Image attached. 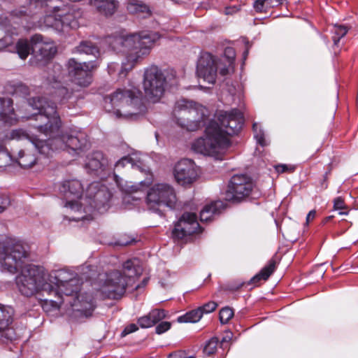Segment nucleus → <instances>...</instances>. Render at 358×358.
Here are the masks:
<instances>
[{"instance_id":"1","label":"nucleus","mask_w":358,"mask_h":358,"mask_svg":"<svg viewBox=\"0 0 358 358\" xmlns=\"http://www.w3.org/2000/svg\"><path fill=\"white\" fill-rule=\"evenodd\" d=\"M173 115L177 124L187 131H196L205 126L204 135L192 142V149L220 160L231 146L229 136L238 134L244 122L242 113L236 108L217 111L216 120H210L206 108L185 99L176 102Z\"/></svg>"},{"instance_id":"2","label":"nucleus","mask_w":358,"mask_h":358,"mask_svg":"<svg viewBox=\"0 0 358 358\" xmlns=\"http://www.w3.org/2000/svg\"><path fill=\"white\" fill-rule=\"evenodd\" d=\"M23 110L19 109L22 118L34 119L40 123L35 124L40 135L46 139L31 135L26 130L17 129L12 130L8 138L11 140H27L34 146L38 152L45 157H50L58 150L69 148L74 152L82 150L87 146L86 135L81 131H73L70 133L60 131L62 125L59 115L57 112L55 103L46 97L36 96L29 99L24 103Z\"/></svg>"},{"instance_id":"3","label":"nucleus","mask_w":358,"mask_h":358,"mask_svg":"<svg viewBox=\"0 0 358 358\" xmlns=\"http://www.w3.org/2000/svg\"><path fill=\"white\" fill-rule=\"evenodd\" d=\"M94 266L89 264L82 265L78 272L67 268L52 271L48 280L55 284L48 287V294L57 299H45L43 308L48 311V302L50 301L53 309L57 310L62 304L69 306L73 313L88 317L94 309L93 297L91 294L81 292L82 280H91L95 275Z\"/></svg>"},{"instance_id":"4","label":"nucleus","mask_w":358,"mask_h":358,"mask_svg":"<svg viewBox=\"0 0 358 358\" xmlns=\"http://www.w3.org/2000/svg\"><path fill=\"white\" fill-rule=\"evenodd\" d=\"M28 257L27 245L15 238L6 237L0 251V264L3 270L15 273L21 270L16 276L15 282L20 292L26 296L34 295L40 290H48L45 269L39 266L27 264L23 266Z\"/></svg>"},{"instance_id":"5","label":"nucleus","mask_w":358,"mask_h":358,"mask_svg":"<svg viewBox=\"0 0 358 358\" xmlns=\"http://www.w3.org/2000/svg\"><path fill=\"white\" fill-rule=\"evenodd\" d=\"M159 38L158 33L145 31L133 34L120 33L106 37L104 42L113 51L122 52L124 55V61L121 66L116 63L108 66V73L111 74L118 69L119 77H125L128 72L150 55L155 43Z\"/></svg>"},{"instance_id":"6","label":"nucleus","mask_w":358,"mask_h":358,"mask_svg":"<svg viewBox=\"0 0 358 358\" xmlns=\"http://www.w3.org/2000/svg\"><path fill=\"white\" fill-rule=\"evenodd\" d=\"M59 191L68 199L73 196L78 200L67 201L65 207L69 208L72 211L80 215L73 217L74 220L91 219V213L94 210L102 213L108 208V201L111 194L105 186L100 185L99 182H92L87 189L85 197L81 196L83 187L78 180H64L59 187Z\"/></svg>"},{"instance_id":"7","label":"nucleus","mask_w":358,"mask_h":358,"mask_svg":"<svg viewBox=\"0 0 358 358\" xmlns=\"http://www.w3.org/2000/svg\"><path fill=\"white\" fill-rule=\"evenodd\" d=\"M142 271L138 259H128L122 264V270L110 269L99 273L97 289L103 298L119 299Z\"/></svg>"},{"instance_id":"8","label":"nucleus","mask_w":358,"mask_h":358,"mask_svg":"<svg viewBox=\"0 0 358 358\" xmlns=\"http://www.w3.org/2000/svg\"><path fill=\"white\" fill-rule=\"evenodd\" d=\"M142 92L134 86L118 88L104 97V108L117 117L136 119L145 111Z\"/></svg>"},{"instance_id":"9","label":"nucleus","mask_w":358,"mask_h":358,"mask_svg":"<svg viewBox=\"0 0 358 358\" xmlns=\"http://www.w3.org/2000/svg\"><path fill=\"white\" fill-rule=\"evenodd\" d=\"M80 16V12L73 6H57L51 13L42 19L41 26L50 28L57 33H63L77 28Z\"/></svg>"},{"instance_id":"10","label":"nucleus","mask_w":358,"mask_h":358,"mask_svg":"<svg viewBox=\"0 0 358 358\" xmlns=\"http://www.w3.org/2000/svg\"><path fill=\"white\" fill-rule=\"evenodd\" d=\"M145 201L150 210L162 216L163 213L160 208L164 206L171 210L175 209L178 199L176 191L171 185L159 182L153 185L148 190Z\"/></svg>"},{"instance_id":"11","label":"nucleus","mask_w":358,"mask_h":358,"mask_svg":"<svg viewBox=\"0 0 358 358\" xmlns=\"http://www.w3.org/2000/svg\"><path fill=\"white\" fill-rule=\"evenodd\" d=\"M144 159L141 158H134L130 156H125L119 159L115 164V171H120L121 169L126 166H130L131 169L140 171L141 173H144L147 177L145 180H141L138 184L133 185L131 182H127L125 187H123L118 180L117 176L114 173L115 181L120 188L128 192L133 193L139 191L142 187L150 185L153 180L152 173L150 172L148 166L144 164Z\"/></svg>"},{"instance_id":"12","label":"nucleus","mask_w":358,"mask_h":358,"mask_svg":"<svg viewBox=\"0 0 358 358\" xmlns=\"http://www.w3.org/2000/svg\"><path fill=\"white\" fill-rule=\"evenodd\" d=\"M143 86L146 96L153 102L158 101L164 95L166 86L162 70L155 65L145 69Z\"/></svg>"},{"instance_id":"13","label":"nucleus","mask_w":358,"mask_h":358,"mask_svg":"<svg viewBox=\"0 0 358 358\" xmlns=\"http://www.w3.org/2000/svg\"><path fill=\"white\" fill-rule=\"evenodd\" d=\"M96 61L78 62L74 58L68 60L66 67L71 81L80 87H88L92 81V71L96 69Z\"/></svg>"},{"instance_id":"14","label":"nucleus","mask_w":358,"mask_h":358,"mask_svg":"<svg viewBox=\"0 0 358 358\" xmlns=\"http://www.w3.org/2000/svg\"><path fill=\"white\" fill-rule=\"evenodd\" d=\"M33 56L29 62L32 66L44 65L57 52V48L51 41H45L41 34H35L31 38Z\"/></svg>"},{"instance_id":"15","label":"nucleus","mask_w":358,"mask_h":358,"mask_svg":"<svg viewBox=\"0 0 358 358\" xmlns=\"http://www.w3.org/2000/svg\"><path fill=\"white\" fill-rule=\"evenodd\" d=\"M252 188L253 182L250 177L244 174L234 175L228 185L225 199L239 202L250 194Z\"/></svg>"},{"instance_id":"16","label":"nucleus","mask_w":358,"mask_h":358,"mask_svg":"<svg viewBox=\"0 0 358 358\" xmlns=\"http://www.w3.org/2000/svg\"><path fill=\"white\" fill-rule=\"evenodd\" d=\"M221 64L214 56L208 52L201 55L196 65V74L209 84H214L216 80L217 70Z\"/></svg>"},{"instance_id":"17","label":"nucleus","mask_w":358,"mask_h":358,"mask_svg":"<svg viewBox=\"0 0 358 358\" xmlns=\"http://www.w3.org/2000/svg\"><path fill=\"white\" fill-rule=\"evenodd\" d=\"M201 227L197 221L196 214L185 213L179 220L175 224L172 231L173 238L182 240L194 233L199 232Z\"/></svg>"},{"instance_id":"18","label":"nucleus","mask_w":358,"mask_h":358,"mask_svg":"<svg viewBox=\"0 0 358 358\" xmlns=\"http://www.w3.org/2000/svg\"><path fill=\"white\" fill-rule=\"evenodd\" d=\"M174 176L177 182L182 185L192 184L197 178L194 162L189 159L179 161L174 168Z\"/></svg>"},{"instance_id":"19","label":"nucleus","mask_w":358,"mask_h":358,"mask_svg":"<svg viewBox=\"0 0 358 358\" xmlns=\"http://www.w3.org/2000/svg\"><path fill=\"white\" fill-rule=\"evenodd\" d=\"M48 0H26L29 6L26 9L15 10L10 13V17L13 23L23 24L22 19L25 20L28 16L34 17L38 13V10H41L45 6ZM24 8V6H23Z\"/></svg>"},{"instance_id":"20","label":"nucleus","mask_w":358,"mask_h":358,"mask_svg":"<svg viewBox=\"0 0 358 358\" xmlns=\"http://www.w3.org/2000/svg\"><path fill=\"white\" fill-rule=\"evenodd\" d=\"M13 100L10 98H0V124H13L18 120L15 113Z\"/></svg>"},{"instance_id":"21","label":"nucleus","mask_w":358,"mask_h":358,"mask_svg":"<svg viewBox=\"0 0 358 358\" xmlns=\"http://www.w3.org/2000/svg\"><path fill=\"white\" fill-rule=\"evenodd\" d=\"M0 29L4 30L5 36L0 39V51L14 43L13 35H17L15 28L10 25V20L7 16H0Z\"/></svg>"},{"instance_id":"22","label":"nucleus","mask_w":358,"mask_h":358,"mask_svg":"<svg viewBox=\"0 0 358 358\" xmlns=\"http://www.w3.org/2000/svg\"><path fill=\"white\" fill-rule=\"evenodd\" d=\"M13 308L0 303V334L6 333V336L10 340L13 339L10 335L13 331L8 328V326L13 321Z\"/></svg>"},{"instance_id":"23","label":"nucleus","mask_w":358,"mask_h":358,"mask_svg":"<svg viewBox=\"0 0 358 358\" xmlns=\"http://www.w3.org/2000/svg\"><path fill=\"white\" fill-rule=\"evenodd\" d=\"M108 166V160L100 151L93 152L87 157L85 167L91 171L104 170Z\"/></svg>"},{"instance_id":"24","label":"nucleus","mask_w":358,"mask_h":358,"mask_svg":"<svg viewBox=\"0 0 358 358\" xmlns=\"http://www.w3.org/2000/svg\"><path fill=\"white\" fill-rule=\"evenodd\" d=\"M166 313L162 309H154L148 315L140 317L138 324L141 328H150L165 318Z\"/></svg>"},{"instance_id":"25","label":"nucleus","mask_w":358,"mask_h":358,"mask_svg":"<svg viewBox=\"0 0 358 358\" xmlns=\"http://www.w3.org/2000/svg\"><path fill=\"white\" fill-rule=\"evenodd\" d=\"M90 3L98 13L105 16L113 15L118 6L115 0H90Z\"/></svg>"},{"instance_id":"26","label":"nucleus","mask_w":358,"mask_h":358,"mask_svg":"<svg viewBox=\"0 0 358 358\" xmlns=\"http://www.w3.org/2000/svg\"><path fill=\"white\" fill-rule=\"evenodd\" d=\"M225 207L222 201H216L210 204L206 205L200 213V220L202 222H208L212 220L213 217L221 213Z\"/></svg>"},{"instance_id":"27","label":"nucleus","mask_w":358,"mask_h":358,"mask_svg":"<svg viewBox=\"0 0 358 358\" xmlns=\"http://www.w3.org/2000/svg\"><path fill=\"white\" fill-rule=\"evenodd\" d=\"M236 57L235 50L231 47H227L224 49V56L218 62L220 64H223L222 68L220 69V73L222 76L227 75L229 69L232 68Z\"/></svg>"},{"instance_id":"28","label":"nucleus","mask_w":358,"mask_h":358,"mask_svg":"<svg viewBox=\"0 0 358 358\" xmlns=\"http://www.w3.org/2000/svg\"><path fill=\"white\" fill-rule=\"evenodd\" d=\"M276 262L273 259H271L268 264L262 268V269L253 276L248 284L257 285L261 280H266L270 275L275 271Z\"/></svg>"},{"instance_id":"29","label":"nucleus","mask_w":358,"mask_h":358,"mask_svg":"<svg viewBox=\"0 0 358 358\" xmlns=\"http://www.w3.org/2000/svg\"><path fill=\"white\" fill-rule=\"evenodd\" d=\"M127 10L130 13L138 15L143 18L150 16L151 13L149 7L139 0H129Z\"/></svg>"},{"instance_id":"30","label":"nucleus","mask_w":358,"mask_h":358,"mask_svg":"<svg viewBox=\"0 0 358 358\" xmlns=\"http://www.w3.org/2000/svg\"><path fill=\"white\" fill-rule=\"evenodd\" d=\"M38 159L28 150H22L18 152L15 161L22 168L27 169L34 166Z\"/></svg>"},{"instance_id":"31","label":"nucleus","mask_w":358,"mask_h":358,"mask_svg":"<svg viewBox=\"0 0 358 358\" xmlns=\"http://www.w3.org/2000/svg\"><path fill=\"white\" fill-rule=\"evenodd\" d=\"M15 48L20 58L23 60L26 59L31 52L33 53L32 44L31 41H29L27 39H19Z\"/></svg>"},{"instance_id":"32","label":"nucleus","mask_w":358,"mask_h":358,"mask_svg":"<svg viewBox=\"0 0 358 358\" xmlns=\"http://www.w3.org/2000/svg\"><path fill=\"white\" fill-rule=\"evenodd\" d=\"M75 52L80 54L92 55L94 57H98L100 55L99 48L91 41H82L78 46L75 48Z\"/></svg>"},{"instance_id":"33","label":"nucleus","mask_w":358,"mask_h":358,"mask_svg":"<svg viewBox=\"0 0 358 358\" xmlns=\"http://www.w3.org/2000/svg\"><path fill=\"white\" fill-rule=\"evenodd\" d=\"M55 91L52 94V99L55 101H59L63 103L65 100L71 98L72 92H70L68 88L62 85H57L54 87Z\"/></svg>"},{"instance_id":"34","label":"nucleus","mask_w":358,"mask_h":358,"mask_svg":"<svg viewBox=\"0 0 358 358\" xmlns=\"http://www.w3.org/2000/svg\"><path fill=\"white\" fill-rule=\"evenodd\" d=\"M348 29L345 25L335 24L333 27L331 31L333 34L332 40L334 42V47L339 46V43H340L341 39L346 35V34L348 33Z\"/></svg>"},{"instance_id":"35","label":"nucleus","mask_w":358,"mask_h":358,"mask_svg":"<svg viewBox=\"0 0 358 358\" xmlns=\"http://www.w3.org/2000/svg\"><path fill=\"white\" fill-rule=\"evenodd\" d=\"M203 315L201 310L198 308L196 310L188 312L185 315L178 317V321L179 322H196Z\"/></svg>"},{"instance_id":"36","label":"nucleus","mask_w":358,"mask_h":358,"mask_svg":"<svg viewBox=\"0 0 358 358\" xmlns=\"http://www.w3.org/2000/svg\"><path fill=\"white\" fill-rule=\"evenodd\" d=\"M254 137L256 139L258 144L261 146L264 147L268 144V142L265 138V134L262 129V127L258 123H254L252 125Z\"/></svg>"},{"instance_id":"37","label":"nucleus","mask_w":358,"mask_h":358,"mask_svg":"<svg viewBox=\"0 0 358 358\" xmlns=\"http://www.w3.org/2000/svg\"><path fill=\"white\" fill-rule=\"evenodd\" d=\"M13 161V157L4 148L2 141H0V168L7 166Z\"/></svg>"},{"instance_id":"38","label":"nucleus","mask_w":358,"mask_h":358,"mask_svg":"<svg viewBox=\"0 0 358 358\" xmlns=\"http://www.w3.org/2000/svg\"><path fill=\"white\" fill-rule=\"evenodd\" d=\"M233 316L234 311L229 307L223 308L220 311V320L222 324L227 323Z\"/></svg>"},{"instance_id":"39","label":"nucleus","mask_w":358,"mask_h":358,"mask_svg":"<svg viewBox=\"0 0 358 358\" xmlns=\"http://www.w3.org/2000/svg\"><path fill=\"white\" fill-rule=\"evenodd\" d=\"M218 341L216 338H212L206 344L203 351L207 355L214 354L217 350Z\"/></svg>"},{"instance_id":"40","label":"nucleus","mask_w":358,"mask_h":358,"mask_svg":"<svg viewBox=\"0 0 358 358\" xmlns=\"http://www.w3.org/2000/svg\"><path fill=\"white\" fill-rule=\"evenodd\" d=\"M217 306V304L215 302L209 301L199 308L201 310L202 315H203L204 313L208 314L212 313L216 309Z\"/></svg>"},{"instance_id":"41","label":"nucleus","mask_w":358,"mask_h":358,"mask_svg":"<svg viewBox=\"0 0 358 358\" xmlns=\"http://www.w3.org/2000/svg\"><path fill=\"white\" fill-rule=\"evenodd\" d=\"M10 204V199L5 194L0 195V213H3Z\"/></svg>"},{"instance_id":"42","label":"nucleus","mask_w":358,"mask_h":358,"mask_svg":"<svg viewBox=\"0 0 358 358\" xmlns=\"http://www.w3.org/2000/svg\"><path fill=\"white\" fill-rule=\"evenodd\" d=\"M171 323L169 322H162L155 327V332L157 334H162L171 328Z\"/></svg>"},{"instance_id":"43","label":"nucleus","mask_w":358,"mask_h":358,"mask_svg":"<svg viewBox=\"0 0 358 358\" xmlns=\"http://www.w3.org/2000/svg\"><path fill=\"white\" fill-rule=\"evenodd\" d=\"M275 168L276 171L279 173H285V172L291 173V172H293L295 169L294 166L287 165V164H279V165L275 166Z\"/></svg>"},{"instance_id":"44","label":"nucleus","mask_w":358,"mask_h":358,"mask_svg":"<svg viewBox=\"0 0 358 358\" xmlns=\"http://www.w3.org/2000/svg\"><path fill=\"white\" fill-rule=\"evenodd\" d=\"M138 329V326L136 324H130L127 326L121 333V336L124 337L127 335L135 332Z\"/></svg>"},{"instance_id":"45","label":"nucleus","mask_w":358,"mask_h":358,"mask_svg":"<svg viewBox=\"0 0 358 358\" xmlns=\"http://www.w3.org/2000/svg\"><path fill=\"white\" fill-rule=\"evenodd\" d=\"M334 208L335 210H343L345 208L344 201L341 197H337L334 199Z\"/></svg>"},{"instance_id":"46","label":"nucleus","mask_w":358,"mask_h":358,"mask_svg":"<svg viewBox=\"0 0 358 358\" xmlns=\"http://www.w3.org/2000/svg\"><path fill=\"white\" fill-rule=\"evenodd\" d=\"M15 92H22L23 94H27L29 93V88L26 85L20 83L15 85Z\"/></svg>"},{"instance_id":"47","label":"nucleus","mask_w":358,"mask_h":358,"mask_svg":"<svg viewBox=\"0 0 358 358\" xmlns=\"http://www.w3.org/2000/svg\"><path fill=\"white\" fill-rule=\"evenodd\" d=\"M169 358H193L192 357H187L185 355V353L182 352H173V353H171L169 355Z\"/></svg>"},{"instance_id":"48","label":"nucleus","mask_w":358,"mask_h":358,"mask_svg":"<svg viewBox=\"0 0 358 358\" xmlns=\"http://www.w3.org/2000/svg\"><path fill=\"white\" fill-rule=\"evenodd\" d=\"M243 41L246 46V50L243 52V59H245L248 55L249 48L251 47V45L250 44L248 40L245 38H243Z\"/></svg>"},{"instance_id":"49","label":"nucleus","mask_w":358,"mask_h":358,"mask_svg":"<svg viewBox=\"0 0 358 358\" xmlns=\"http://www.w3.org/2000/svg\"><path fill=\"white\" fill-rule=\"evenodd\" d=\"M315 210H310L306 216V222L308 223L310 220H313L315 217Z\"/></svg>"},{"instance_id":"50","label":"nucleus","mask_w":358,"mask_h":358,"mask_svg":"<svg viewBox=\"0 0 358 358\" xmlns=\"http://www.w3.org/2000/svg\"><path fill=\"white\" fill-rule=\"evenodd\" d=\"M231 339V333L229 332L222 338V342H228Z\"/></svg>"},{"instance_id":"51","label":"nucleus","mask_w":358,"mask_h":358,"mask_svg":"<svg viewBox=\"0 0 358 358\" xmlns=\"http://www.w3.org/2000/svg\"><path fill=\"white\" fill-rule=\"evenodd\" d=\"M272 3H273V0H271V1H266V2L265 3V7H266V8H268V7L271 6Z\"/></svg>"},{"instance_id":"52","label":"nucleus","mask_w":358,"mask_h":358,"mask_svg":"<svg viewBox=\"0 0 358 358\" xmlns=\"http://www.w3.org/2000/svg\"><path fill=\"white\" fill-rule=\"evenodd\" d=\"M53 80L55 83H60V77L59 76H54Z\"/></svg>"},{"instance_id":"53","label":"nucleus","mask_w":358,"mask_h":358,"mask_svg":"<svg viewBox=\"0 0 358 358\" xmlns=\"http://www.w3.org/2000/svg\"><path fill=\"white\" fill-rule=\"evenodd\" d=\"M54 68H55V69H56V70H59V69H60V68H61V66H60V65L57 64V65H55V66H54Z\"/></svg>"},{"instance_id":"54","label":"nucleus","mask_w":358,"mask_h":358,"mask_svg":"<svg viewBox=\"0 0 358 358\" xmlns=\"http://www.w3.org/2000/svg\"><path fill=\"white\" fill-rule=\"evenodd\" d=\"M339 214L340 215H348V211H341L339 212Z\"/></svg>"},{"instance_id":"55","label":"nucleus","mask_w":358,"mask_h":358,"mask_svg":"<svg viewBox=\"0 0 358 358\" xmlns=\"http://www.w3.org/2000/svg\"><path fill=\"white\" fill-rule=\"evenodd\" d=\"M148 281V278H145L143 280V285H145L147 284Z\"/></svg>"},{"instance_id":"56","label":"nucleus","mask_w":358,"mask_h":358,"mask_svg":"<svg viewBox=\"0 0 358 358\" xmlns=\"http://www.w3.org/2000/svg\"><path fill=\"white\" fill-rule=\"evenodd\" d=\"M229 10H230V8H226L225 13H226L227 15H229V14H230V13H231V11H230Z\"/></svg>"},{"instance_id":"57","label":"nucleus","mask_w":358,"mask_h":358,"mask_svg":"<svg viewBox=\"0 0 358 358\" xmlns=\"http://www.w3.org/2000/svg\"><path fill=\"white\" fill-rule=\"evenodd\" d=\"M284 0H277L280 3H282Z\"/></svg>"},{"instance_id":"58","label":"nucleus","mask_w":358,"mask_h":358,"mask_svg":"<svg viewBox=\"0 0 358 358\" xmlns=\"http://www.w3.org/2000/svg\"><path fill=\"white\" fill-rule=\"evenodd\" d=\"M324 42H325L326 43H328V41H327V40H326V38H324Z\"/></svg>"},{"instance_id":"59","label":"nucleus","mask_w":358,"mask_h":358,"mask_svg":"<svg viewBox=\"0 0 358 358\" xmlns=\"http://www.w3.org/2000/svg\"><path fill=\"white\" fill-rule=\"evenodd\" d=\"M242 285H243V283L240 284V285H239V286H238V287H236V289H238V288H239L240 287H241Z\"/></svg>"}]
</instances>
